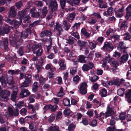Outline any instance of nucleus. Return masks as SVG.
Masks as SVG:
<instances>
[{
    "mask_svg": "<svg viewBox=\"0 0 131 131\" xmlns=\"http://www.w3.org/2000/svg\"><path fill=\"white\" fill-rule=\"evenodd\" d=\"M45 69H50V70H51L53 69H55V68L51 64H48L46 65Z\"/></svg>",
    "mask_w": 131,
    "mask_h": 131,
    "instance_id": "de8ad7c7",
    "label": "nucleus"
},
{
    "mask_svg": "<svg viewBox=\"0 0 131 131\" xmlns=\"http://www.w3.org/2000/svg\"><path fill=\"white\" fill-rule=\"evenodd\" d=\"M100 2L99 7L100 8H105L107 7V4L102 0H99Z\"/></svg>",
    "mask_w": 131,
    "mask_h": 131,
    "instance_id": "b1692460",
    "label": "nucleus"
},
{
    "mask_svg": "<svg viewBox=\"0 0 131 131\" xmlns=\"http://www.w3.org/2000/svg\"><path fill=\"white\" fill-rule=\"evenodd\" d=\"M71 101L72 104L74 105L77 103L78 101V100L77 98H75L74 97H72L71 98Z\"/></svg>",
    "mask_w": 131,
    "mask_h": 131,
    "instance_id": "8fccbe9b",
    "label": "nucleus"
},
{
    "mask_svg": "<svg viewBox=\"0 0 131 131\" xmlns=\"http://www.w3.org/2000/svg\"><path fill=\"white\" fill-rule=\"evenodd\" d=\"M10 94L9 91L7 90H3L0 93V96L4 100L7 101L8 100V96Z\"/></svg>",
    "mask_w": 131,
    "mask_h": 131,
    "instance_id": "423d86ee",
    "label": "nucleus"
},
{
    "mask_svg": "<svg viewBox=\"0 0 131 131\" xmlns=\"http://www.w3.org/2000/svg\"><path fill=\"white\" fill-rule=\"evenodd\" d=\"M35 113V114L31 116H28L25 117V119H26L27 120H28V118H30L34 119V120L38 118V116L36 113L35 112H33Z\"/></svg>",
    "mask_w": 131,
    "mask_h": 131,
    "instance_id": "cd10ccee",
    "label": "nucleus"
},
{
    "mask_svg": "<svg viewBox=\"0 0 131 131\" xmlns=\"http://www.w3.org/2000/svg\"><path fill=\"white\" fill-rule=\"evenodd\" d=\"M96 19L94 18L91 17L89 18L88 20V22L90 24H94L96 22Z\"/></svg>",
    "mask_w": 131,
    "mask_h": 131,
    "instance_id": "ea45409f",
    "label": "nucleus"
},
{
    "mask_svg": "<svg viewBox=\"0 0 131 131\" xmlns=\"http://www.w3.org/2000/svg\"><path fill=\"white\" fill-rule=\"evenodd\" d=\"M77 69L76 68H71L70 73L72 75H73L76 72Z\"/></svg>",
    "mask_w": 131,
    "mask_h": 131,
    "instance_id": "13d9d810",
    "label": "nucleus"
},
{
    "mask_svg": "<svg viewBox=\"0 0 131 131\" xmlns=\"http://www.w3.org/2000/svg\"><path fill=\"white\" fill-rule=\"evenodd\" d=\"M35 96L34 95H32L29 97V100L30 103H33L34 102L35 100L34 99V98Z\"/></svg>",
    "mask_w": 131,
    "mask_h": 131,
    "instance_id": "680f3d73",
    "label": "nucleus"
},
{
    "mask_svg": "<svg viewBox=\"0 0 131 131\" xmlns=\"http://www.w3.org/2000/svg\"><path fill=\"white\" fill-rule=\"evenodd\" d=\"M80 0H72V1L70 0H68L67 1V2L70 4L72 6L77 5L80 3Z\"/></svg>",
    "mask_w": 131,
    "mask_h": 131,
    "instance_id": "aec40b11",
    "label": "nucleus"
},
{
    "mask_svg": "<svg viewBox=\"0 0 131 131\" xmlns=\"http://www.w3.org/2000/svg\"><path fill=\"white\" fill-rule=\"evenodd\" d=\"M29 94V91L26 89L22 90L20 93V96L21 97H24Z\"/></svg>",
    "mask_w": 131,
    "mask_h": 131,
    "instance_id": "a211bd4d",
    "label": "nucleus"
},
{
    "mask_svg": "<svg viewBox=\"0 0 131 131\" xmlns=\"http://www.w3.org/2000/svg\"><path fill=\"white\" fill-rule=\"evenodd\" d=\"M85 57L84 55H80L79 57V60L81 63H84L86 62V61L85 59Z\"/></svg>",
    "mask_w": 131,
    "mask_h": 131,
    "instance_id": "58836bf2",
    "label": "nucleus"
},
{
    "mask_svg": "<svg viewBox=\"0 0 131 131\" xmlns=\"http://www.w3.org/2000/svg\"><path fill=\"white\" fill-rule=\"evenodd\" d=\"M126 97L128 99V102L130 103L131 102V90H129L126 94Z\"/></svg>",
    "mask_w": 131,
    "mask_h": 131,
    "instance_id": "393cba45",
    "label": "nucleus"
},
{
    "mask_svg": "<svg viewBox=\"0 0 131 131\" xmlns=\"http://www.w3.org/2000/svg\"><path fill=\"white\" fill-rule=\"evenodd\" d=\"M31 33V31L30 29H27L25 32L24 31L23 32H22L19 33V35H21V37H23L24 38H25L28 35L30 34Z\"/></svg>",
    "mask_w": 131,
    "mask_h": 131,
    "instance_id": "f3484780",
    "label": "nucleus"
},
{
    "mask_svg": "<svg viewBox=\"0 0 131 131\" xmlns=\"http://www.w3.org/2000/svg\"><path fill=\"white\" fill-rule=\"evenodd\" d=\"M39 24V22L38 21H35L32 24H30L29 26V27L31 28L32 27H35L37 25Z\"/></svg>",
    "mask_w": 131,
    "mask_h": 131,
    "instance_id": "69168bd1",
    "label": "nucleus"
},
{
    "mask_svg": "<svg viewBox=\"0 0 131 131\" xmlns=\"http://www.w3.org/2000/svg\"><path fill=\"white\" fill-rule=\"evenodd\" d=\"M64 95V93L63 91V89L61 87L60 89L59 92L57 94V96L58 97L62 96Z\"/></svg>",
    "mask_w": 131,
    "mask_h": 131,
    "instance_id": "49530a36",
    "label": "nucleus"
},
{
    "mask_svg": "<svg viewBox=\"0 0 131 131\" xmlns=\"http://www.w3.org/2000/svg\"><path fill=\"white\" fill-rule=\"evenodd\" d=\"M25 10L19 11L18 12V18L20 20L18 21L16 20H11L7 17L4 18L5 21L9 23L14 27H18L20 25L22 22V19L23 18L26 14L27 13Z\"/></svg>",
    "mask_w": 131,
    "mask_h": 131,
    "instance_id": "f257e3e1",
    "label": "nucleus"
},
{
    "mask_svg": "<svg viewBox=\"0 0 131 131\" xmlns=\"http://www.w3.org/2000/svg\"><path fill=\"white\" fill-rule=\"evenodd\" d=\"M99 79V77L96 75H94L93 77H91L90 79L91 81L92 82L96 81Z\"/></svg>",
    "mask_w": 131,
    "mask_h": 131,
    "instance_id": "864d4df0",
    "label": "nucleus"
},
{
    "mask_svg": "<svg viewBox=\"0 0 131 131\" xmlns=\"http://www.w3.org/2000/svg\"><path fill=\"white\" fill-rule=\"evenodd\" d=\"M114 48L113 45L110 42H106L104 46L101 48V49L105 51H111Z\"/></svg>",
    "mask_w": 131,
    "mask_h": 131,
    "instance_id": "6e6552de",
    "label": "nucleus"
},
{
    "mask_svg": "<svg viewBox=\"0 0 131 131\" xmlns=\"http://www.w3.org/2000/svg\"><path fill=\"white\" fill-rule=\"evenodd\" d=\"M80 79V77L76 75L73 78V83L75 84H77L79 82Z\"/></svg>",
    "mask_w": 131,
    "mask_h": 131,
    "instance_id": "473e14b6",
    "label": "nucleus"
},
{
    "mask_svg": "<svg viewBox=\"0 0 131 131\" xmlns=\"http://www.w3.org/2000/svg\"><path fill=\"white\" fill-rule=\"evenodd\" d=\"M121 6V7L118 6L116 7L115 9V12L117 13V16L119 17H121L123 16L122 13L124 10V7L123 6Z\"/></svg>",
    "mask_w": 131,
    "mask_h": 131,
    "instance_id": "0eeeda50",
    "label": "nucleus"
},
{
    "mask_svg": "<svg viewBox=\"0 0 131 131\" xmlns=\"http://www.w3.org/2000/svg\"><path fill=\"white\" fill-rule=\"evenodd\" d=\"M87 86V85L85 82H83L81 84L79 88V91L81 93L85 94L86 93Z\"/></svg>",
    "mask_w": 131,
    "mask_h": 131,
    "instance_id": "9d476101",
    "label": "nucleus"
},
{
    "mask_svg": "<svg viewBox=\"0 0 131 131\" xmlns=\"http://www.w3.org/2000/svg\"><path fill=\"white\" fill-rule=\"evenodd\" d=\"M124 36V39L125 40H127L130 39L131 37V36L128 33L125 34Z\"/></svg>",
    "mask_w": 131,
    "mask_h": 131,
    "instance_id": "bf43d9fd",
    "label": "nucleus"
},
{
    "mask_svg": "<svg viewBox=\"0 0 131 131\" xmlns=\"http://www.w3.org/2000/svg\"><path fill=\"white\" fill-rule=\"evenodd\" d=\"M19 70H10L8 71L9 73L12 75H15L18 74L19 72Z\"/></svg>",
    "mask_w": 131,
    "mask_h": 131,
    "instance_id": "72a5a7b5",
    "label": "nucleus"
},
{
    "mask_svg": "<svg viewBox=\"0 0 131 131\" xmlns=\"http://www.w3.org/2000/svg\"><path fill=\"white\" fill-rule=\"evenodd\" d=\"M57 30L59 33L62 31V30L61 25L58 23H56V26L54 28V30Z\"/></svg>",
    "mask_w": 131,
    "mask_h": 131,
    "instance_id": "2f4dec72",
    "label": "nucleus"
},
{
    "mask_svg": "<svg viewBox=\"0 0 131 131\" xmlns=\"http://www.w3.org/2000/svg\"><path fill=\"white\" fill-rule=\"evenodd\" d=\"M89 47L91 49H94L96 46V44L92 42L89 43Z\"/></svg>",
    "mask_w": 131,
    "mask_h": 131,
    "instance_id": "603ef678",
    "label": "nucleus"
},
{
    "mask_svg": "<svg viewBox=\"0 0 131 131\" xmlns=\"http://www.w3.org/2000/svg\"><path fill=\"white\" fill-rule=\"evenodd\" d=\"M124 91V89H118L117 91V94L119 96H123Z\"/></svg>",
    "mask_w": 131,
    "mask_h": 131,
    "instance_id": "a19ab883",
    "label": "nucleus"
},
{
    "mask_svg": "<svg viewBox=\"0 0 131 131\" xmlns=\"http://www.w3.org/2000/svg\"><path fill=\"white\" fill-rule=\"evenodd\" d=\"M124 80L123 79L121 80L117 79L110 81L108 83V84L109 85L115 84L117 86H119L121 84L124 83Z\"/></svg>",
    "mask_w": 131,
    "mask_h": 131,
    "instance_id": "1a4fd4ad",
    "label": "nucleus"
},
{
    "mask_svg": "<svg viewBox=\"0 0 131 131\" xmlns=\"http://www.w3.org/2000/svg\"><path fill=\"white\" fill-rule=\"evenodd\" d=\"M4 48L5 49H6L8 48V41L6 39H5L4 41Z\"/></svg>",
    "mask_w": 131,
    "mask_h": 131,
    "instance_id": "e2e57ef3",
    "label": "nucleus"
},
{
    "mask_svg": "<svg viewBox=\"0 0 131 131\" xmlns=\"http://www.w3.org/2000/svg\"><path fill=\"white\" fill-rule=\"evenodd\" d=\"M31 76L30 74H26L25 76V81L22 83L21 88L26 87L29 86V84L31 83Z\"/></svg>",
    "mask_w": 131,
    "mask_h": 131,
    "instance_id": "39448f33",
    "label": "nucleus"
},
{
    "mask_svg": "<svg viewBox=\"0 0 131 131\" xmlns=\"http://www.w3.org/2000/svg\"><path fill=\"white\" fill-rule=\"evenodd\" d=\"M8 110L9 113L10 115L12 116L14 115V112H13V110L11 107H9L8 108Z\"/></svg>",
    "mask_w": 131,
    "mask_h": 131,
    "instance_id": "0e129e2a",
    "label": "nucleus"
},
{
    "mask_svg": "<svg viewBox=\"0 0 131 131\" xmlns=\"http://www.w3.org/2000/svg\"><path fill=\"white\" fill-rule=\"evenodd\" d=\"M80 25V23H76L74 24V25L73 26L72 29L73 31H76L77 29V28L79 27Z\"/></svg>",
    "mask_w": 131,
    "mask_h": 131,
    "instance_id": "09e8293b",
    "label": "nucleus"
},
{
    "mask_svg": "<svg viewBox=\"0 0 131 131\" xmlns=\"http://www.w3.org/2000/svg\"><path fill=\"white\" fill-rule=\"evenodd\" d=\"M102 67L104 68V70H108L110 71H111V70H112V71H113V69H111L110 68L108 69L109 67L108 66L105 64H103L102 65Z\"/></svg>",
    "mask_w": 131,
    "mask_h": 131,
    "instance_id": "4d7b16f0",
    "label": "nucleus"
},
{
    "mask_svg": "<svg viewBox=\"0 0 131 131\" xmlns=\"http://www.w3.org/2000/svg\"><path fill=\"white\" fill-rule=\"evenodd\" d=\"M128 57L127 54L124 55L121 58V61L123 62L126 61L128 60Z\"/></svg>",
    "mask_w": 131,
    "mask_h": 131,
    "instance_id": "a18cd8bd",
    "label": "nucleus"
},
{
    "mask_svg": "<svg viewBox=\"0 0 131 131\" xmlns=\"http://www.w3.org/2000/svg\"><path fill=\"white\" fill-rule=\"evenodd\" d=\"M59 65L60 67V69L62 70H64L65 69L66 64L64 61L62 60H61L59 62Z\"/></svg>",
    "mask_w": 131,
    "mask_h": 131,
    "instance_id": "c85d7f7f",
    "label": "nucleus"
},
{
    "mask_svg": "<svg viewBox=\"0 0 131 131\" xmlns=\"http://www.w3.org/2000/svg\"><path fill=\"white\" fill-rule=\"evenodd\" d=\"M48 12V10L47 7H44L43 8L42 11L43 18H44L45 17Z\"/></svg>",
    "mask_w": 131,
    "mask_h": 131,
    "instance_id": "c9c22d12",
    "label": "nucleus"
},
{
    "mask_svg": "<svg viewBox=\"0 0 131 131\" xmlns=\"http://www.w3.org/2000/svg\"><path fill=\"white\" fill-rule=\"evenodd\" d=\"M81 33L86 38L89 37L90 36V34L88 32L85 28H83L81 29Z\"/></svg>",
    "mask_w": 131,
    "mask_h": 131,
    "instance_id": "4be33fe9",
    "label": "nucleus"
},
{
    "mask_svg": "<svg viewBox=\"0 0 131 131\" xmlns=\"http://www.w3.org/2000/svg\"><path fill=\"white\" fill-rule=\"evenodd\" d=\"M63 24L64 26L65 29L66 30H68L70 26L69 23H67L66 20H64L63 21Z\"/></svg>",
    "mask_w": 131,
    "mask_h": 131,
    "instance_id": "e433bc0d",
    "label": "nucleus"
},
{
    "mask_svg": "<svg viewBox=\"0 0 131 131\" xmlns=\"http://www.w3.org/2000/svg\"><path fill=\"white\" fill-rule=\"evenodd\" d=\"M35 8L33 7L31 10L30 13L32 14V16L33 17H38L39 16V13H37V15H35V13L34 12L35 10Z\"/></svg>",
    "mask_w": 131,
    "mask_h": 131,
    "instance_id": "4c0bfd02",
    "label": "nucleus"
},
{
    "mask_svg": "<svg viewBox=\"0 0 131 131\" xmlns=\"http://www.w3.org/2000/svg\"><path fill=\"white\" fill-rule=\"evenodd\" d=\"M22 3L21 2H19L16 3L15 4V6L17 9H19L22 6Z\"/></svg>",
    "mask_w": 131,
    "mask_h": 131,
    "instance_id": "5fc2aeb1",
    "label": "nucleus"
},
{
    "mask_svg": "<svg viewBox=\"0 0 131 131\" xmlns=\"http://www.w3.org/2000/svg\"><path fill=\"white\" fill-rule=\"evenodd\" d=\"M90 15L91 16L93 15L95 16L97 18H101V16L100 15L99 13H94Z\"/></svg>",
    "mask_w": 131,
    "mask_h": 131,
    "instance_id": "338daca9",
    "label": "nucleus"
},
{
    "mask_svg": "<svg viewBox=\"0 0 131 131\" xmlns=\"http://www.w3.org/2000/svg\"><path fill=\"white\" fill-rule=\"evenodd\" d=\"M32 51L33 53L37 56L41 55L42 51L41 44L39 43L38 44L34 45L33 47Z\"/></svg>",
    "mask_w": 131,
    "mask_h": 131,
    "instance_id": "20e7f679",
    "label": "nucleus"
},
{
    "mask_svg": "<svg viewBox=\"0 0 131 131\" xmlns=\"http://www.w3.org/2000/svg\"><path fill=\"white\" fill-rule=\"evenodd\" d=\"M65 0H60V4L62 8H64L65 5Z\"/></svg>",
    "mask_w": 131,
    "mask_h": 131,
    "instance_id": "052dcab7",
    "label": "nucleus"
},
{
    "mask_svg": "<svg viewBox=\"0 0 131 131\" xmlns=\"http://www.w3.org/2000/svg\"><path fill=\"white\" fill-rule=\"evenodd\" d=\"M35 77L37 79H39V80L41 83H42L45 82L46 79L43 78L41 76H39L38 74H37L35 75Z\"/></svg>",
    "mask_w": 131,
    "mask_h": 131,
    "instance_id": "412c9836",
    "label": "nucleus"
},
{
    "mask_svg": "<svg viewBox=\"0 0 131 131\" xmlns=\"http://www.w3.org/2000/svg\"><path fill=\"white\" fill-rule=\"evenodd\" d=\"M16 14L14 6H12L10 8L9 13V17L10 18H13L16 15Z\"/></svg>",
    "mask_w": 131,
    "mask_h": 131,
    "instance_id": "f8f14e48",
    "label": "nucleus"
},
{
    "mask_svg": "<svg viewBox=\"0 0 131 131\" xmlns=\"http://www.w3.org/2000/svg\"><path fill=\"white\" fill-rule=\"evenodd\" d=\"M64 114L67 116H72L73 113L68 109H66L64 111Z\"/></svg>",
    "mask_w": 131,
    "mask_h": 131,
    "instance_id": "a878e982",
    "label": "nucleus"
},
{
    "mask_svg": "<svg viewBox=\"0 0 131 131\" xmlns=\"http://www.w3.org/2000/svg\"><path fill=\"white\" fill-rule=\"evenodd\" d=\"M63 102L65 106H67L70 104V100L69 99H64L63 100Z\"/></svg>",
    "mask_w": 131,
    "mask_h": 131,
    "instance_id": "3c124183",
    "label": "nucleus"
},
{
    "mask_svg": "<svg viewBox=\"0 0 131 131\" xmlns=\"http://www.w3.org/2000/svg\"><path fill=\"white\" fill-rule=\"evenodd\" d=\"M17 92L16 91H14L11 95V99L14 101H15L17 100Z\"/></svg>",
    "mask_w": 131,
    "mask_h": 131,
    "instance_id": "bb28decb",
    "label": "nucleus"
},
{
    "mask_svg": "<svg viewBox=\"0 0 131 131\" xmlns=\"http://www.w3.org/2000/svg\"><path fill=\"white\" fill-rule=\"evenodd\" d=\"M112 13V8L110 7L104 13L103 15L104 16H107L111 15Z\"/></svg>",
    "mask_w": 131,
    "mask_h": 131,
    "instance_id": "5701e85b",
    "label": "nucleus"
},
{
    "mask_svg": "<svg viewBox=\"0 0 131 131\" xmlns=\"http://www.w3.org/2000/svg\"><path fill=\"white\" fill-rule=\"evenodd\" d=\"M43 62V59L42 58H40L36 64V67L38 72L40 71Z\"/></svg>",
    "mask_w": 131,
    "mask_h": 131,
    "instance_id": "2eb2a0df",
    "label": "nucleus"
},
{
    "mask_svg": "<svg viewBox=\"0 0 131 131\" xmlns=\"http://www.w3.org/2000/svg\"><path fill=\"white\" fill-rule=\"evenodd\" d=\"M115 128L114 127H109L106 129V131H114Z\"/></svg>",
    "mask_w": 131,
    "mask_h": 131,
    "instance_id": "774afa93",
    "label": "nucleus"
},
{
    "mask_svg": "<svg viewBox=\"0 0 131 131\" xmlns=\"http://www.w3.org/2000/svg\"><path fill=\"white\" fill-rule=\"evenodd\" d=\"M75 127V126L73 124H70L68 127V130L69 131H73Z\"/></svg>",
    "mask_w": 131,
    "mask_h": 131,
    "instance_id": "6e6d98bb",
    "label": "nucleus"
},
{
    "mask_svg": "<svg viewBox=\"0 0 131 131\" xmlns=\"http://www.w3.org/2000/svg\"><path fill=\"white\" fill-rule=\"evenodd\" d=\"M5 28L3 29L2 30H0V35H3L5 34H7L9 32V30L12 28L7 25L5 26Z\"/></svg>",
    "mask_w": 131,
    "mask_h": 131,
    "instance_id": "ddd939ff",
    "label": "nucleus"
},
{
    "mask_svg": "<svg viewBox=\"0 0 131 131\" xmlns=\"http://www.w3.org/2000/svg\"><path fill=\"white\" fill-rule=\"evenodd\" d=\"M111 103H109L107 106V111L105 113V116L106 118L107 117L112 115V119L117 120L118 118V116L114 114V112L113 110V107L112 106Z\"/></svg>",
    "mask_w": 131,
    "mask_h": 131,
    "instance_id": "f03ea898",
    "label": "nucleus"
},
{
    "mask_svg": "<svg viewBox=\"0 0 131 131\" xmlns=\"http://www.w3.org/2000/svg\"><path fill=\"white\" fill-rule=\"evenodd\" d=\"M108 62L114 67H117L119 65L118 62L116 60H114L112 58L110 59L108 61Z\"/></svg>",
    "mask_w": 131,
    "mask_h": 131,
    "instance_id": "6ab92c4d",
    "label": "nucleus"
},
{
    "mask_svg": "<svg viewBox=\"0 0 131 131\" xmlns=\"http://www.w3.org/2000/svg\"><path fill=\"white\" fill-rule=\"evenodd\" d=\"M74 17L75 14H74L71 13L69 14L67 19L69 22H71L74 19Z\"/></svg>",
    "mask_w": 131,
    "mask_h": 131,
    "instance_id": "79ce46f5",
    "label": "nucleus"
},
{
    "mask_svg": "<svg viewBox=\"0 0 131 131\" xmlns=\"http://www.w3.org/2000/svg\"><path fill=\"white\" fill-rule=\"evenodd\" d=\"M99 94L102 97H105L107 95V90L105 88H103L99 91Z\"/></svg>",
    "mask_w": 131,
    "mask_h": 131,
    "instance_id": "dca6fc26",
    "label": "nucleus"
},
{
    "mask_svg": "<svg viewBox=\"0 0 131 131\" xmlns=\"http://www.w3.org/2000/svg\"><path fill=\"white\" fill-rule=\"evenodd\" d=\"M74 51H72L70 54H69V59L70 60H72L74 62V64H76L78 63V62L77 61V60H75L76 59V57L75 55H73L72 56L71 54H74Z\"/></svg>",
    "mask_w": 131,
    "mask_h": 131,
    "instance_id": "4468645a",
    "label": "nucleus"
},
{
    "mask_svg": "<svg viewBox=\"0 0 131 131\" xmlns=\"http://www.w3.org/2000/svg\"><path fill=\"white\" fill-rule=\"evenodd\" d=\"M44 35L49 36H51V32L47 30L42 32L41 34V36L42 37Z\"/></svg>",
    "mask_w": 131,
    "mask_h": 131,
    "instance_id": "c756f323",
    "label": "nucleus"
},
{
    "mask_svg": "<svg viewBox=\"0 0 131 131\" xmlns=\"http://www.w3.org/2000/svg\"><path fill=\"white\" fill-rule=\"evenodd\" d=\"M13 78L10 77L7 78H5L4 76L0 78V81L3 86H5L8 84L9 85L14 83Z\"/></svg>",
    "mask_w": 131,
    "mask_h": 131,
    "instance_id": "7ed1b4c3",
    "label": "nucleus"
},
{
    "mask_svg": "<svg viewBox=\"0 0 131 131\" xmlns=\"http://www.w3.org/2000/svg\"><path fill=\"white\" fill-rule=\"evenodd\" d=\"M94 66V64L91 62H89L87 64H84L82 67V70L84 71H88L90 69H92Z\"/></svg>",
    "mask_w": 131,
    "mask_h": 131,
    "instance_id": "9b49d317",
    "label": "nucleus"
},
{
    "mask_svg": "<svg viewBox=\"0 0 131 131\" xmlns=\"http://www.w3.org/2000/svg\"><path fill=\"white\" fill-rule=\"evenodd\" d=\"M127 24L126 22L124 21L123 22L122 24L120 29L121 30H125L126 28L127 27Z\"/></svg>",
    "mask_w": 131,
    "mask_h": 131,
    "instance_id": "f704fd0d",
    "label": "nucleus"
},
{
    "mask_svg": "<svg viewBox=\"0 0 131 131\" xmlns=\"http://www.w3.org/2000/svg\"><path fill=\"white\" fill-rule=\"evenodd\" d=\"M30 129L31 131H36L37 128L35 125H34L33 123H32L29 125Z\"/></svg>",
    "mask_w": 131,
    "mask_h": 131,
    "instance_id": "c03bdc74",
    "label": "nucleus"
},
{
    "mask_svg": "<svg viewBox=\"0 0 131 131\" xmlns=\"http://www.w3.org/2000/svg\"><path fill=\"white\" fill-rule=\"evenodd\" d=\"M59 130L58 127L57 126H55L54 127H50L48 131H58Z\"/></svg>",
    "mask_w": 131,
    "mask_h": 131,
    "instance_id": "37998d69",
    "label": "nucleus"
},
{
    "mask_svg": "<svg viewBox=\"0 0 131 131\" xmlns=\"http://www.w3.org/2000/svg\"><path fill=\"white\" fill-rule=\"evenodd\" d=\"M39 85L38 83L35 82L33 84L32 88V91L34 92H35L37 90V88Z\"/></svg>",
    "mask_w": 131,
    "mask_h": 131,
    "instance_id": "7c9ffc66",
    "label": "nucleus"
}]
</instances>
